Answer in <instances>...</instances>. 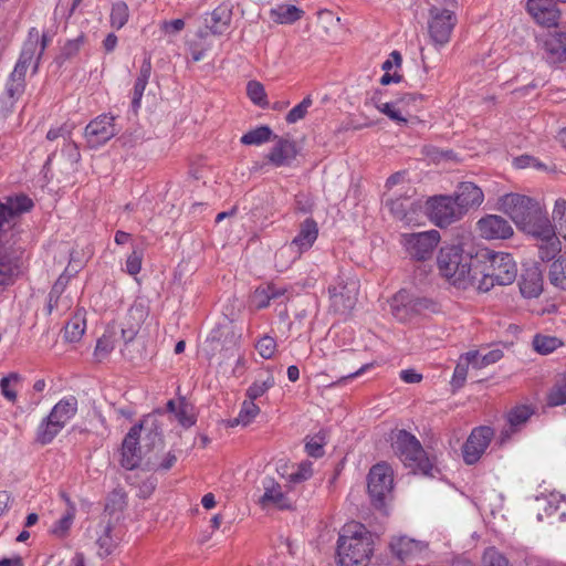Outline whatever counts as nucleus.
Masks as SVG:
<instances>
[{"label": "nucleus", "mask_w": 566, "mask_h": 566, "mask_svg": "<svg viewBox=\"0 0 566 566\" xmlns=\"http://www.w3.org/2000/svg\"><path fill=\"white\" fill-rule=\"evenodd\" d=\"M473 291L486 293L495 285H510L517 275V265L512 254L481 249L475 253L473 262Z\"/></svg>", "instance_id": "f257e3e1"}, {"label": "nucleus", "mask_w": 566, "mask_h": 566, "mask_svg": "<svg viewBox=\"0 0 566 566\" xmlns=\"http://www.w3.org/2000/svg\"><path fill=\"white\" fill-rule=\"evenodd\" d=\"M374 552L371 533L358 522L344 525L337 541L338 566H367Z\"/></svg>", "instance_id": "f03ea898"}, {"label": "nucleus", "mask_w": 566, "mask_h": 566, "mask_svg": "<svg viewBox=\"0 0 566 566\" xmlns=\"http://www.w3.org/2000/svg\"><path fill=\"white\" fill-rule=\"evenodd\" d=\"M475 255L464 253L459 244L444 245L437 256L439 273L459 290H473L475 280L472 270Z\"/></svg>", "instance_id": "7ed1b4c3"}, {"label": "nucleus", "mask_w": 566, "mask_h": 566, "mask_svg": "<svg viewBox=\"0 0 566 566\" xmlns=\"http://www.w3.org/2000/svg\"><path fill=\"white\" fill-rule=\"evenodd\" d=\"M499 208L525 233L548 219L545 206L541 201L522 193L511 192L502 196L499 199Z\"/></svg>", "instance_id": "20e7f679"}, {"label": "nucleus", "mask_w": 566, "mask_h": 566, "mask_svg": "<svg viewBox=\"0 0 566 566\" xmlns=\"http://www.w3.org/2000/svg\"><path fill=\"white\" fill-rule=\"evenodd\" d=\"M391 448L403 463L413 473L433 475L434 464L422 448L420 441L412 433L400 429L390 434Z\"/></svg>", "instance_id": "39448f33"}, {"label": "nucleus", "mask_w": 566, "mask_h": 566, "mask_svg": "<svg viewBox=\"0 0 566 566\" xmlns=\"http://www.w3.org/2000/svg\"><path fill=\"white\" fill-rule=\"evenodd\" d=\"M78 408L76 397L66 396L57 401L48 417L36 428L35 440L42 446L51 443L62 429L75 417Z\"/></svg>", "instance_id": "423d86ee"}, {"label": "nucleus", "mask_w": 566, "mask_h": 566, "mask_svg": "<svg viewBox=\"0 0 566 566\" xmlns=\"http://www.w3.org/2000/svg\"><path fill=\"white\" fill-rule=\"evenodd\" d=\"M371 101L379 113L398 125H405L423 107L424 97L419 93H403L391 102H381L376 97Z\"/></svg>", "instance_id": "0eeeda50"}, {"label": "nucleus", "mask_w": 566, "mask_h": 566, "mask_svg": "<svg viewBox=\"0 0 566 566\" xmlns=\"http://www.w3.org/2000/svg\"><path fill=\"white\" fill-rule=\"evenodd\" d=\"M359 283L354 277L338 275L335 283L328 287L331 307L335 313L348 315L357 303Z\"/></svg>", "instance_id": "6e6552de"}, {"label": "nucleus", "mask_w": 566, "mask_h": 566, "mask_svg": "<svg viewBox=\"0 0 566 566\" xmlns=\"http://www.w3.org/2000/svg\"><path fill=\"white\" fill-rule=\"evenodd\" d=\"M458 19L454 12L431 7L428 15V34L432 44L437 48L447 45L451 40V34L457 25Z\"/></svg>", "instance_id": "1a4fd4ad"}, {"label": "nucleus", "mask_w": 566, "mask_h": 566, "mask_svg": "<svg viewBox=\"0 0 566 566\" xmlns=\"http://www.w3.org/2000/svg\"><path fill=\"white\" fill-rule=\"evenodd\" d=\"M441 235L437 230H429L417 233H405L401 235V244L408 254L418 260L426 261L430 259L438 247Z\"/></svg>", "instance_id": "9d476101"}, {"label": "nucleus", "mask_w": 566, "mask_h": 566, "mask_svg": "<svg viewBox=\"0 0 566 566\" xmlns=\"http://www.w3.org/2000/svg\"><path fill=\"white\" fill-rule=\"evenodd\" d=\"M426 209L430 220L441 228L458 221L464 216L455 199L451 196H437L428 199Z\"/></svg>", "instance_id": "9b49d317"}, {"label": "nucleus", "mask_w": 566, "mask_h": 566, "mask_svg": "<svg viewBox=\"0 0 566 566\" xmlns=\"http://www.w3.org/2000/svg\"><path fill=\"white\" fill-rule=\"evenodd\" d=\"M392 484V472L387 464L378 463L370 469L367 488L375 507L385 506V499L391 492Z\"/></svg>", "instance_id": "f8f14e48"}, {"label": "nucleus", "mask_w": 566, "mask_h": 566, "mask_svg": "<svg viewBox=\"0 0 566 566\" xmlns=\"http://www.w3.org/2000/svg\"><path fill=\"white\" fill-rule=\"evenodd\" d=\"M392 553L405 564L410 566H421L422 563L428 560L429 548L428 544L400 536L392 538L390 543Z\"/></svg>", "instance_id": "ddd939ff"}, {"label": "nucleus", "mask_w": 566, "mask_h": 566, "mask_svg": "<svg viewBox=\"0 0 566 566\" xmlns=\"http://www.w3.org/2000/svg\"><path fill=\"white\" fill-rule=\"evenodd\" d=\"M527 234L537 240L538 258L544 261H552L562 251V242L556 234L554 224L549 218L543 223L537 224L533 231Z\"/></svg>", "instance_id": "4468645a"}, {"label": "nucleus", "mask_w": 566, "mask_h": 566, "mask_svg": "<svg viewBox=\"0 0 566 566\" xmlns=\"http://www.w3.org/2000/svg\"><path fill=\"white\" fill-rule=\"evenodd\" d=\"M46 45H48L46 36L42 35L41 43H40L39 31L35 28H32L29 31L28 39L22 46L20 57L15 64L14 71L12 72V76L18 75L20 78L23 77L28 66L33 62L34 59H35L34 69L36 70L39 60H40L41 55L43 54Z\"/></svg>", "instance_id": "2eb2a0df"}, {"label": "nucleus", "mask_w": 566, "mask_h": 566, "mask_svg": "<svg viewBox=\"0 0 566 566\" xmlns=\"http://www.w3.org/2000/svg\"><path fill=\"white\" fill-rule=\"evenodd\" d=\"M117 134L115 117L102 114L91 120L84 130V138L90 148H98Z\"/></svg>", "instance_id": "dca6fc26"}, {"label": "nucleus", "mask_w": 566, "mask_h": 566, "mask_svg": "<svg viewBox=\"0 0 566 566\" xmlns=\"http://www.w3.org/2000/svg\"><path fill=\"white\" fill-rule=\"evenodd\" d=\"M494 438V430L489 426L474 428L463 444L462 454L467 464L476 463Z\"/></svg>", "instance_id": "f3484780"}, {"label": "nucleus", "mask_w": 566, "mask_h": 566, "mask_svg": "<svg viewBox=\"0 0 566 566\" xmlns=\"http://www.w3.org/2000/svg\"><path fill=\"white\" fill-rule=\"evenodd\" d=\"M533 413L534 411L530 406L520 405L513 407L506 413V426L501 430L497 437V443L500 446L507 443L511 438L530 420Z\"/></svg>", "instance_id": "a211bd4d"}, {"label": "nucleus", "mask_w": 566, "mask_h": 566, "mask_svg": "<svg viewBox=\"0 0 566 566\" xmlns=\"http://www.w3.org/2000/svg\"><path fill=\"white\" fill-rule=\"evenodd\" d=\"M479 233L486 240L507 239L513 235V228L501 216L488 214L476 223Z\"/></svg>", "instance_id": "6ab92c4d"}, {"label": "nucleus", "mask_w": 566, "mask_h": 566, "mask_svg": "<svg viewBox=\"0 0 566 566\" xmlns=\"http://www.w3.org/2000/svg\"><path fill=\"white\" fill-rule=\"evenodd\" d=\"M526 10L541 25L555 27L558 23L560 12L553 0H527Z\"/></svg>", "instance_id": "aec40b11"}, {"label": "nucleus", "mask_w": 566, "mask_h": 566, "mask_svg": "<svg viewBox=\"0 0 566 566\" xmlns=\"http://www.w3.org/2000/svg\"><path fill=\"white\" fill-rule=\"evenodd\" d=\"M148 315L149 307L144 300H136L130 305L122 328V335L126 342H132L136 337Z\"/></svg>", "instance_id": "412c9836"}, {"label": "nucleus", "mask_w": 566, "mask_h": 566, "mask_svg": "<svg viewBox=\"0 0 566 566\" xmlns=\"http://www.w3.org/2000/svg\"><path fill=\"white\" fill-rule=\"evenodd\" d=\"M143 426L135 424L130 428L122 444V465L127 470H133L138 467L142 460L139 438Z\"/></svg>", "instance_id": "4be33fe9"}, {"label": "nucleus", "mask_w": 566, "mask_h": 566, "mask_svg": "<svg viewBox=\"0 0 566 566\" xmlns=\"http://www.w3.org/2000/svg\"><path fill=\"white\" fill-rule=\"evenodd\" d=\"M538 43L549 63L566 61V34L547 32L538 38Z\"/></svg>", "instance_id": "5701e85b"}, {"label": "nucleus", "mask_w": 566, "mask_h": 566, "mask_svg": "<svg viewBox=\"0 0 566 566\" xmlns=\"http://www.w3.org/2000/svg\"><path fill=\"white\" fill-rule=\"evenodd\" d=\"M318 235L317 223L314 219H305L300 227L297 235L287 245L290 252L294 258H300L301 254L312 248Z\"/></svg>", "instance_id": "b1692460"}, {"label": "nucleus", "mask_w": 566, "mask_h": 566, "mask_svg": "<svg viewBox=\"0 0 566 566\" xmlns=\"http://www.w3.org/2000/svg\"><path fill=\"white\" fill-rule=\"evenodd\" d=\"M263 495L259 503L262 507L273 506L279 510H287L292 507V502L283 492L282 486L273 478H264L262 480Z\"/></svg>", "instance_id": "393cba45"}, {"label": "nucleus", "mask_w": 566, "mask_h": 566, "mask_svg": "<svg viewBox=\"0 0 566 566\" xmlns=\"http://www.w3.org/2000/svg\"><path fill=\"white\" fill-rule=\"evenodd\" d=\"M461 208L463 214L469 210L479 208L484 201L482 189L471 181L459 184L455 196L453 197Z\"/></svg>", "instance_id": "a878e982"}, {"label": "nucleus", "mask_w": 566, "mask_h": 566, "mask_svg": "<svg viewBox=\"0 0 566 566\" xmlns=\"http://www.w3.org/2000/svg\"><path fill=\"white\" fill-rule=\"evenodd\" d=\"M391 214L410 224L417 220L418 212L421 210L419 202L411 200L410 197L389 198L386 201Z\"/></svg>", "instance_id": "bb28decb"}, {"label": "nucleus", "mask_w": 566, "mask_h": 566, "mask_svg": "<svg viewBox=\"0 0 566 566\" xmlns=\"http://www.w3.org/2000/svg\"><path fill=\"white\" fill-rule=\"evenodd\" d=\"M232 21V8L228 3H222L207 13L205 18V25L213 35L224 34Z\"/></svg>", "instance_id": "cd10ccee"}, {"label": "nucleus", "mask_w": 566, "mask_h": 566, "mask_svg": "<svg viewBox=\"0 0 566 566\" xmlns=\"http://www.w3.org/2000/svg\"><path fill=\"white\" fill-rule=\"evenodd\" d=\"M297 155L294 142L286 138H279L271 151L268 154V160L275 167L289 166Z\"/></svg>", "instance_id": "c85d7f7f"}, {"label": "nucleus", "mask_w": 566, "mask_h": 566, "mask_svg": "<svg viewBox=\"0 0 566 566\" xmlns=\"http://www.w3.org/2000/svg\"><path fill=\"white\" fill-rule=\"evenodd\" d=\"M67 283L69 279L62 274L53 284L49 293L46 304V312L49 315L52 314L53 311L66 312L71 307V300L62 296Z\"/></svg>", "instance_id": "c756f323"}, {"label": "nucleus", "mask_w": 566, "mask_h": 566, "mask_svg": "<svg viewBox=\"0 0 566 566\" xmlns=\"http://www.w3.org/2000/svg\"><path fill=\"white\" fill-rule=\"evenodd\" d=\"M303 9L289 3H280L271 8L269 15L277 24H293L303 19Z\"/></svg>", "instance_id": "7c9ffc66"}, {"label": "nucleus", "mask_w": 566, "mask_h": 566, "mask_svg": "<svg viewBox=\"0 0 566 566\" xmlns=\"http://www.w3.org/2000/svg\"><path fill=\"white\" fill-rule=\"evenodd\" d=\"M61 497L65 501L67 507L64 514L53 524L51 532L56 537L64 538L73 525L76 507L66 493H61Z\"/></svg>", "instance_id": "2f4dec72"}, {"label": "nucleus", "mask_w": 566, "mask_h": 566, "mask_svg": "<svg viewBox=\"0 0 566 566\" xmlns=\"http://www.w3.org/2000/svg\"><path fill=\"white\" fill-rule=\"evenodd\" d=\"M151 74V62L150 59H145L140 70L139 74L135 81L134 88H133V96H132V107L134 112H137L140 108L142 105V98L144 96V92L146 90V86L149 82V77Z\"/></svg>", "instance_id": "473e14b6"}, {"label": "nucleus", "mask_w": 566, "mask_h": 566, "mask_svg": "<svg viewBox=\"0 0 566 566\" xmlns=\"http://www.w3.org/2000/svg\"><path fill=\"white\" fill-rule=\"evenodd\" d=\"M518 285L524 297H538L543 292L542 274L537 270H528L522 275Z\"/></svg>", "instance_id": "72a5a7b5"}, {"label": "nucleus", "mask_w": 566, "mask_h": 566, "mask_svg": "<svg viewBox=\"0 0 566 566\" xmlns=\"http://www.w3.org/2000/svg\"><path fill=\"white\" fill-rule=\"evenodd\" d=\"M402 64V56L400 52L392 51L388 59L382 63L381 69L385 71L379 82L381 85H389L391 83H399L402 75L398 72Z\"/></svg>", "instance_id": "f704fd0d"}, {"label": "nucleus", "mask_w": 566, "mask_h": 566, "mask_svg": "<svg viewBox=\"0 0 566 566\" xmlns=\"http://www.w3.org/2000/svg\"><path fill=\"white\" fill-rule=\"evenodd\" d=\"M261 412L260 407L254 402V400L245 399L240 408V411L237 417L231 418L226 421V427L234 428L238 426L247 427L254 421V419Z\"/></svg>", "instance_id": "c9c22d12"}, {"label": "nucleus", "mask_w": 566, "mask_h": 566, "mask_svg": "<svg viewBox=\"0 0 566 566\" xmlns=\"http://www.w3.org/2000/svg\"><path fill=\"white\" fill-rule=\"evenodd\" d=\"M275 385V378L270 370L259 375L245 391V397L256 400L268 392Z\"/></svg>", "instance_id": "e433bc0d"}, {"label": "nucleus", "mask_w": 566, "mask_h": 566, "mask_svg": "<svg viewBox=\"0 0 566 566\" xmlns=\"http://www.w3.org/2000/svg\"><path fill=\"white\" fill-rule=\"evenodd\" d=\"M503 357V350L500 348L490 349L488 353L482 354L480 350L467 352L468 361H472V366L476 369L484 368L489 365L495 364Z\"/></svg>", "instance_id": "4c0bfd02"}, {"label": "nucleus", "mask_w": 566, "mask_h": 566, "mask_svg": "<svg viewBox=\"0 0 566 566\" xmlns=\"http://www.w3.org/2000/svg\"><path fill=\"white\" fill-rule=\"evenodd\" d=\"M86 329V319L82 312L77 311L64 327V338L67 342H78Z\"/></svg>", "instance_id": "58836bf2"}, {"label": "nucleus", "mask_w": 566, "mask_h": 566, "mask_svg": "<svg viewBox=\"0 0 566 566\" xmlns=\"http://www.w3.org/2000/svg\"><path fill=\"white\" fill-rule=\"evenodd\" d=\"M548 279L554 286L566 290V251L551 264Z\"/></svg>", "instance_id": "ea45409f"}, {"label": "nucleus", "mask_w": 566, "mask_h": 566, "mask_svg": "<svg viewBox=\"0 0 566 566\" xmlns=\"http://www.w3.org/2000/svg\"><path fill=\"white\" fill-rule=\"evenodd\" d=\"M21 382V376L18 373H10L0 380L1 395L9 401L14 403L18 399L17 387Z\"/></svg>", "instance_id": "a19ab883"}, {"label": "nucleus", "mask_w": 566, "mask_h": 566, "mask_svg": "<svg viewBox=\"0 0 566 566\" xmlns=\"http://www.w3.org/2000/svg\"><path fill=\"white\" fill-rule=\"evenodd\" d=\"M167 409L174 413L176 420L185 428H189L195 424L196 420L193 416L189 412V408L184 402H175L174 400H169L167 402Z\"/></svg>", "instance_id": "79ce46f5"}, {"label": "nucleus", "mask_w": 566, "mask_h": 566, "mask_svg": "<svg viewBox=\"0 0 566 566\" xmlns=\"http://www.w3.org/2000/svg\"><path fill=\"white\" fill-rule=\"evenodd\" d=\"M562 345L563 342L555 336L538 334L533 338L534 349L542 355H548L559 348Z\"/></svg>", "instance_id": "37998d69"}, {"label": "nucleus", "mask_w": 566, "mask_h": 566, "mask_svg": "<svg viewBox=\"0 0 566 566\" xmlns=\"http://www.w3.org/2000/svg\"><path fill=\"white\" fill-rule=\"evenodd\" d=\"M129 19V9L126 2L117 1L113 4L109 15L112 28L120 30Z\"/></svg>", "instance_id": "c03bdc74"}, {"label": "nucleus", "mask_w": 566, "mask_h": 566, "mask_svg": "<svg viewBox=\"0 0 566 566\" xmlns=\"http://www.w3.org/2000/svg\"><path fill=\"white\" fill-rule=\"evenodd\" d=\"M272 130L268 126H260L245 133L241 137L243 145H261L271 139Z\"/></svg>", "instance_id": "a18cd8bd"}, {"label": "nucleus", "mask_w": 566, "mask_h": 566, "mask_svg": "<svg viewBox=\"0 0 566 566\" xmlns=\"http://www.w3.org/2000/svg\"><path fill=\"white\" fill-rule=\"evenodd\" d=\"M552 217L555 222V229H558V233L566 241V199L559 198L555 201Z\"/></svg>", "instance_id": "49530a36"}, {"label": "nucleus", "mask_w": 566, "mask_h": 566, "mask_svg": "<svg viewBox=\"0 0 566 566\" xmlns=\"http://www.w3.org/2000/svg\"><path fill=\"white\" fill-rule=\"evenodd\" d=\"M340 19L333 11L327 9H322L317 12V24L319 28L324 30V32L329 35L333 33L339 25Z\"/></svg>", "instance_id": "de8ad7c7"}, {"label": "nucleus", "mask_w": 566, "mask_h": 566, "mask_svg": "<svg viewBox=\"0 0 566 566\" xmlns=\"http://www.w3.org/2000/svg\"><path fill=\"white\" fill-rule=\"evenodd\" d=\"M247 95L254 105H258L260 107L268 106L266 93L262 83L258 81L248 82Z\"/></svg>", "instance_id": "09e8293b"}, {"label": "nucleus", "mask_w": 566, "mask_h": 566, "mask_svg": "<svg viewBox=\"0 0 566 566\" xmlns=\"http://www.w3.org/2000/svg\"><path fill=\"white\" fill-rule=\"evenodd\" d=\"M115 348V340L112 334H103L96 343L94 356L97 360H104Z\"/></svg>", "instance_id": "8fccbe9b"}, {"label": "nucleus", "mask_w": 566, "mask_h": 566, "mask_svg": "<svg viewBox=\"0 0 566 566\" xmlns=\"http://www.w3.org/2000/svg\"><path fill=\"white\" fill-rule=\"evenodd\" d=\"M547 401L549 406H562L566 403V375L551 389Z\"/></svg>", "instance_id": "3c124183"}, {"label": "nucleus", "mask_w": 566, "mask_h": 566, "mask_svg": "<svg viewBox=\"0 0 566 566\" xmlns=\"http://www.w3.org/2000/svg\"><path fill=\"white\" fill-rule=\"evenodd\" d=\"M472 361H468L467 353L460 356L459 363L457 364L451 384L453 387L460 388L464 385L468 376L469 366Z\"/></svg>", "instance_id": "603ef678"}, {"label": "nucleus", "mask_w": 566, "mask_h": 566, "mask_svg": "<svg viewBox=\"0 0 566 566\" xmlns=\"http://www.w3.org/2000/svg\"><path fill=\"white\" fill-rule=\"evenodd\" d=\"M313 104V99L311 96H306L302 99L301 103H298L297 105H295L287 114H286V117H285V120L289 123V124H295L297 123L298 120L303 119L306 114H307V111L308 108L312 106Z\"/></svg>", "instance_id": "864d4df0"}, {"label": "nucleus", "mask_w": 566, "mask_h": 566, "mask_svg": "<svg viewBox=\"0 0 566 566\" xmlns=\"http://www.w3.org/2000/svg\"><path fill=\"white\" fill-rule=\"evenodd\" d=\"M313 463L311 461H302L295 471L290 473L289 482L293 484L302 483L310 480L313 476Z\"/></svg>", "instance_id": "5fc2aeb1"}, {"label": "nucleus", "mask_w": 566, "mask_h": 566, "mask_svg": "<svg viewBox=\"0 0 566 566\" xmlns=\"http://www.w3.org/2000/svg\"><path fill=\"white\" fill-rule=\"evenodd\" d=\"M325 437L322 434H316L307 439V441L305 442V452L312 458H322L325 453Z\"/></svg>", "instance_id": "6e6d98bb"}, {"label": "nucleus", "mask_w": 566, "mask_h": 566, "mask_svg": "<svg viewBox=\"0 0 566 566\" xmlns=\"http://www.w3.org/2000/svg\"><path fill=\"white\" fill-rule=\"evenodd\" d=\"M276 347L275 339L268 335L261 337L255 344V349L264 359L272 358L276 352Z\"/></svg>", "instance_id": "4d7b16f0"}, {"label": "nucleus", "mask_w": 566, "mask_h": 566, "mask_svg": "<svg viewBox=\"0 0 566 566\" xmlns=\"http://www.w3.org/2000/svg\"><path fill=\"white\" fill-rule=\"evenodd\" d=\"M482 560L484 566H511L509 559L494 547L485 549Z\"/></svg>", "instance_id": "13d9d810"}, {"label": "nucleus", "mask_w": 566, "mask_h": 566, "mask_svg": "<svg viewBox=\"0 0 566 566\" xmlns=\"http://www.w3.org/2000/svg\"><path fill=\"white\" fill-rule=\"evenodd\" d=\"M406 311H410L416 314H422L427 311H434V303L428 298H412L409 300L407 304L403 305Z\"/></svg>", "instance_id": "bf43d9fd"}, {"label": "nucleus", "mask_w": 566, "mask_h": 566, "mask_svg": "<svg viewBox=\"0 0 566 566\" xmlns=\"http://www.w3.org/2000/svg\"><path fill=\"white\" fill-rule=\"evenodd\" d=\"M74 126L72 124L64 123L57 127H51L46 133V139L54 142L57 138H63L67 142L71 138Z\"/></svg>", "instance_id": "052dcab7"}, {"label": "nucleus", "mask_w": 566, "mask_h": 566, "mask_svg": "<svg viewBox=\"0 0 566 566\" xmlns=\"http://www.w3.org/2000/svg\"><path fill=\"white\" fill-rule=\"evenodd\" d=\"M272 298L270 296L269 286L258 287L252 295V303L258 310L265 308L270 305Z\"/></svg>", "instance_id": "680f3d73"}, {"label": "nucleus", "mask_w": 566, "mask_h": 566, "mask_svg": "<svg viewBox=\"0 0 566 566\" xmlns=\"http://www.w3.org/2000/svg\"><path fill=\"white\" fill-rule=\"evenodd\" d=\"M143 253L134 250L126 259V272L129 275H137L142 270Z\"/></svg>", "instance_id": "e2e57ef3"}, {"label": "nucleus", "mask_w": 566, "mask_h": 566, "mask_svg": "<svg viewBox=\"0 0 566 566\" xmlns=\"http://www.w3.org/2000/svg\"><path fill=\"white\" fill-rule=\"evenodd\" d=\"M62 153L67 156L71 163H78L81 159L78 147L74 142L67 140L64 144Z\"/></svg>", "instance_id": "0e129e2a"}, {"label": "nucleus", "mask_w": 566, "mask_h": 566, "mask_svg": "<svg viewBox=\"0 0 566 566\" xmlns=\"http://www.w3.org/2000/svg\"><path fill=\"white\" fill-rule=\"evenodd\" d=\"M400 379L406 384H418L422 380V375L413 369H405L400 371Z\"/></svg>", "instance_id": "69168bd1"}, {"label": "nucleus", "mask_w": 566, "mask_h": 566, "mask_svg": "<svg viewBox=\"0 0 566 566\" xmlns=\"http://www.w3.org/2000/svg\"><path fill=\"white\" fill-rule=\"evenodd\" d=\"M185 24L186 23L182 19H175L170 21H165L161 28L165 32L177 33L185 28Z\"/></svg>", "instance_id": "338daca9"}, {"label": "nucleus", "mask_w": 566, "mask_h": 566, "mask_svg": "<svg viewBox=\"0 0 566 566\" xmlns=\"http://www.w3.org/2000/svg\"><path fill=\"white\" fill-rule=\"evenodd\" d=\"M517 168L537 167V160L534 157L523 155L514 159Z\"/></svg>", "instance_id": "774afa93"}]
</instances>
